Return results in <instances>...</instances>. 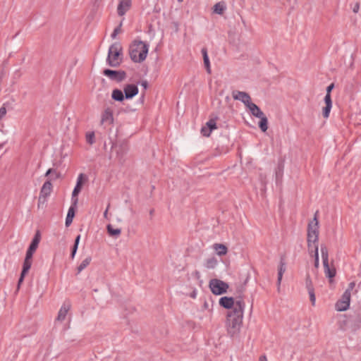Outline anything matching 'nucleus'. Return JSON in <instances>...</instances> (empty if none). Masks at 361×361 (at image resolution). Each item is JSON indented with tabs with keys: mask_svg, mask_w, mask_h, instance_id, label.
I'll list each match as a JSON object with an SVG mask.
<instances>
[{
	"mask_svg": "<svg viewBox=\"0 0 361 361\" xmlns=\"http://www.w3.org/2000/svg\"><path fill=\"white\" fill-rule=\"evenodd\" d=\"M237 305V309L232 310L227 314L226 328L231 337L238 335L243 324V305L240 302H238Z\"/></svg>",
	"mask_w": 361,
	"mask_h": 361,
	"instance_id": "1",
	"label": "nucleus"
},
{
	"mask_svg": "<svg viewBox=\"0 0 361 361\" xmlns=\"http://www.w3.org/2000/svg\"><path fill=\"white\" fill-rule=\"evenodd\" d=\"M149 45L141 40H134L129 47V54L135 63H142L147 56Z\"/></svg>",
	"mask_w": 361,
	"mask_h": 361,
	"instance_id": "2",
	"label": "nucleus"
},
{
	"mask_svg": "<svg viewBox=\"0 0 361 361\" xmlns=\"http://www.w3.org/2000/svg\"><path fill=\"white\" fill-rule=\"evenodd\" d=\"M353 319L352 316L341 315L338 322L340 329L345 331L350 329L352 331H355L360 326L361 317L356 314Z\"/></svg>",
	"mask_w": 361,
	"mask_h": 361,
	"instance_id": "3",
	"label": "nucleus"
},
{
	"mask_svg": "<svg viewBox=\"0 0 361 361\" xmlns=\"http://www.w3.org/2000/svg\"><path fill=\"white\" fill-rule=\"evenodd\" d=\"M122 47L118 42L114 43L109 49L106 59L107 64L111 67H118L122 62Z\"/></svg>",
	"mask_w": 361,
	"mask_h": 361,
	"instance_id": "4",
	"label": "nucleus"
},
{
	"mask_svg": "<svg viewBox=\"0 0 361 361\" xmlns=\"http://www.w3.org/2000/svg\"><path fill=\"white\" fill-rule=\"evenodd\" d=\"M237 292L239 294V295L238 297H236L235 298H232V297H226V296L221 298L219 300V305L221 307H224L225 309H231V310H232L237 309V307H238L237 302H240L243 305V308H245V304L243 300V293L244 292V288L243 287L240 288H238Z\"/></svg>",
	"mask_w": 361,
	"mask_h": 361,
	"instance_id": "5",
	"label": "nucleus"
},
{
	"mask_svg": "<svg viewBox=\"0 0 361 361\" xmlns=\"http://www.w3.org/2000/svg\"><path fill=\"white\" fill-rule=\"evenodd\" d=\"M317 212H316L314 221H315L313 224L312 222L308 224L307 228V246L310 251L312 252L314 250V246L317 245L316 244L318 241L319 231H318V220L317 218Z\"/></svg>",
	"mask_w": 361,
	"mask_h": 361,
	"instance_id": "6",
	"label": "nucleus"
},
{
	"mask_svg": "<svg viewBox=\"0 0 361 361\" xmlns=\"http://www.w3.org/2000/svg\"><path fill=\"white\" fill-rule=\"evenodd\" d=\"M209 286L214 295H221L226 293L229 287L228 283L217 279H211Z\"/></svg>",
	"mask_w": 361,
	"mask_h": 361,
	"instance_id": "7",
	"label": "nucleus"
},
{
	"mask_svg": "<svg viewBox=\"0 0 361 361\" xmlns=\"http://www.w3.org/2000/svg\"><path fill=\"white\" fill-rule=\"evenodd\" d=\"M103 74L109 79L118 82H122L126 78V73L124 71H114L111 69H104Z\"/></svg>",
	"mask_w": 361,
	"mask_h": 361,
	"instance_id": "8",
	"label": "nucleus"
},
{
	"mask_svg": "<svg viewBox=\"0 0 361 361\" xmlns=\"http://www.w3.org/2000/svg\"><path fill=\"white\" fill-rule=\"evenodd\" d=\"M86 179L87 178L83 173H80L78 176L76 185L75 186L73 191L72 192V203H73V206H77L78 201V195L80 192L83 183Z\"/></svg>",
	"mask_w": 361,
	"mask_h": 361,
	"instance_id": "9",
	"label": "nucleus"
},
{
	"mask_svg": "<svg viewBox=\"0 0 361 361\" xmlns=\"http://www.w3.org/2000/svg\"><path fill=\"white\" fill-rule=\"evenodd\" d=\"M350 295L347 293H344L341 298L336 303V309L338 311H345L350 305Z\"/></svg>",
	"mask_w": 361,
	"mask_h": 361,
	"instance_id": "10",
	"label": "nucleus"
},
{
	"mask_svg": "<svg viewBox=\"0 0 361 361\" xmlns=\"http://www.w3.org/2000/svg\"><path fill=\"white\" fill-rule=\"evenodd\" d=\"M111 147L116 150V159L118 161L121 162L123 161V157L128 152L127 144L125 142L120 144H113Z\"/></svg>",
	"mask_w": 361,
	"mask_h": 361,
	"instance_id": "11",
	"label": "nucleus"
},
{
	"mask_svg": "<svg viewBox=\"0 0 361 361\" xmlns=\"http://www.w3.org/2000/svg\"><path fill=\"white\" fill-rule=\"evenodd\" d=\"M232 96L234 99L241 101L246 107L252 102L250 96L245 92L233 91Z\"/></svg>",
	"mask_w": 361,
	"mask_h": 361,
	"instance_id": "12",
	"label": "nucleus"
},
{
	"mask_svg": "<svg viewBox=\"0 0 361 361\" xmlns=\"http://www.w3.org/2000/svg\"><path fill=\"white\" fill-rule=\"evenodd\" d=\"M126 99H131L138 93V88L135 85L129 84L124 87L123 89Z\"/></svg>",
	"mask_w": 361,
	"mask_h": 361,
	"instance_id": "13",
	"label": "nucleus"
},
{
	"mask_svg": "<svg viewBox=\"0 0 361 361\" xmlns=\"http://www.w3.org/2000/svg\"><path fill=\"white\" fill-rule=\"evenodd\" d=\"M131 6V0H120L117 8L118 16H123Z\"/></svg>",
	"mask_w": 361,
	"mask_h": 361,
	"instance_id": "14",
	"label": "nucleus"
},
{
	"mask_svg": "<svg viewBox=\"0 0 361 361\" xmlns=\"http://www.w3.org/2000/svg\"><path fill=\"white\" fill-rule=\"evenodd\" d=\"M113 121L112 111L109 108L106 109L102 114L101 125L111 124L113 123Z\"/></svg>",
	"mask_w": 361,
	"mask_h": 361,
	"instance_id": "15",
	"label": "nucleus"
},
{
	"mask_svg": "<svg viewBox=\"0 0 361 361\" xmlns=\"http://www.w3.org/2000/svg\"><path fill=\"white\" fill-rule=\"evenodd\" d=\"M71 305L69 302H64L63 304V305L61 306V309L59 310L58 316L56 317V320L57 321L63 322L65 319L68 312L71 309Z\"/></svg>",
	"mask_w": 361,
	"mask_h": 361,
	"instance_id": "16",
	"label": "nucleus"
},
{
	"mask_svg": "<svg viewBox=\"0 0 361 361\" xmlns=\"http://www.w3.org/2000/svg\"><path fill=\"white\" fill-rule=\"evenodd\" d=\"M31 265H32V260L25 259L23 265V270H22V272H21V274H20V276L19 278L18 283V286L23 281L24 277L28 273V271L31 267Z\"/></svg>",
	"mask_w": 361,
	"mask_h": 361,
	"instance_id": "17",
	"label": "nucleus"
},
{
	"mask_svg": "<svg viewBox=\"0 0 361 361\" xmlns=\"http://www.w3.org/2000/svg\"><path fill=\"white\" fill-rule=\"evenodd\" d=\"M324 269V274L327 278L329 279V282L331 283L333 281V278L336 276V271L334 267H330L329 262H326V264H323Z\"/></svg>",
	"mask_w": 361,
	"mask_h": 361,
	"instance_id": "18",
	"label": "nucleus"
},
{
	"mask_svg": "<svg viewBox=\"0 0 361 361\" xmlns=\"http://www.w3.org/2000/svg\"><path fill=\"white\" fill-rule=\"evenodd\" d=\"M251 114L257 118L262 117L264 114L261 111L258 106L250 102L247 106Z\"/></svg>",
	"mask_w": 361,
	"mask_h": 361,
	"instance_id": "19",
	"label": "nucleus"
},
{
	"mask_svg": "<svg viewBox=\"0 0 361 361\" xmlns=\"http://www.w3.org/2000/svg\"><path fill=\"white\" fill-rule=\"evenodd\" d=\"M286 271V263L283 261V259H281L279 267V271H278V279H277V289L278 291H280V285L281 283L283 274Z\"/></svg>",
	"mask_w": 361,
	"mask_h": 361,
	"instance_id": "20",
	"label": "nucleus"
},
{
	"mask_svg": "<svg viewBox=\"0 0 361 361\" xmlns=\"http://www.w3.org/2000/svg\"><path fill=\"white\" fill-rule=\"evenodd\" d=\"M52 190V184L50 180H47L42 185L40 190V195L47 197Z\"/></svg>",
	"mask_w": 361,
	"mask_h": 361,
	"instance_id": "21",
	"label": "nucleus"
},
{
	"mask_svg": "<svg viewBox=\"0 0 361 361\" xmlns=\"http://www.w3.org/2000/svg\"><path fill=\"white\" fill-rule=\"evenodd\" d=\"M41 239L40 232L37 231L28 247V249L36 251Z\"/></svg>",
	"mask_w": 361,
	"mask_h": 361,
	"instance_id": "22",
	"label": "nucleus"
},
{
	"mask_svg": "<svg viewBox=\"0 0 361 361\" xmlns=\"http://www.w3.org/2000/svg\"><path fill=\"white\" fill-rule=\"evenodd\" d=\"M76 206H73V204H72V205L71 206V207L69 208L68 211V214H67V216H66V226H69L72 222H73V219L75 216V207Z\"/></svg>",
	"mask_w": 361,
	"mask_h": 361,
	"instance_id": "23",
	"label": "nucleus"
},
{
	"mask_svg": "<svg viewBox=\"0 0 361 361\" xmlns=\"http://www.w3.org/2000/svg\"><path fill=\"white\" fill-rule=\"evenodd\" d=\"M213 248L215 250L217 255L219 256L225 255L228 252L227 247L225 245L221 243L214 244Z\"/></svg>",
	"mask_w": 361,
	"mask_h": 361,
	"instance_id": "24",
	"label": "nucleus"
},
{
	"mask_svg": "<svg viewBox=\"0 0 361 361\" xmlns=\"http://www.w3.org/2000/svg\"><path fill=\"white\" fill-rule=\"evenodd\" d=\"M111 97L114 100L117 102H123L126 98L123 92L118 89H114L112 91Z\"/></svg>",
	"mask_w": 361,
	"mask_h": 361,
	"instance_id": "25",
	"label": "nucleus"
},
{
	"mask_svg": "<svg viewBox=\"0 0 361 361\" xmlns=\"http://www.w3.org/2000/svg\"><path fill=\"white\" fill-rule=\"evenodd\" d=\"M106 230L109 235L115 238H117L121 233V228H114L111 224L107 225Z\"/></svg>",
	"mask_w": 361,
	"mask_h": 361,
	"instance_id": "26",
	"label": "nucleus"
},
{
	"mask_svg": "<svg viewBox=\"0 0 361 361\" xmlns=\"http://www.w3.org/2000/svg\"><path fill=\"white\" fill-rule=\"evenodd\" d=\"M226 8V6L224 1L216 3L213 8L214 12L219 15H222L225 11Z\"/></svg>",
	"mask_w": 361,
	"mask_h": 361,
	"instance_id": "27",
	"label": "nucleus"
},
{
	"mask_svg": "<svg viewBox=\"0 0 361 361\" xmlns=\"http://www.w3.org/2000/svg\"><path fill=\"white\" fill-rule=\"evenodd\" d=\"M202 54L203 56V60H204V64L206 68L207 72L208 73H211V68H210V63L209 59L207 55V51L206 48H203L202 49Z\"/></svg>",
	"mask_w": 361,
	"mask_h": 361,
	"instance_id": "28",
	"label": "nucleus"
},
{
	"mask_svg": "<svg viewBox=\"0 0 361 361\" xmlns=\"http://www.w3.org/2000/svg\"><path fill=\"white\" fill-rule=\"evenodd\" d=\"M218 264V261L216 257H212L206 259L204 262V267L207 269H214Z\"/></svg>",
	"mask_w": 361,
	"mask_h": 361,
	"instance_id": "29",
	"label": "nucleus"
},
{
	"mask_svg": "<svg viewBox=\"0 0 361 361\" xmlns=\"http://www.w3.org/2000/svg\"><path fill=\"white\" fill-rule=\"evenodd\" d=\"M260 121L259 122V127L262 132H266L268 129V119L265 115L262 117H259Z\"/></svg>",
	"mask_w": 361,
	"mask_h": 361,
	"instance_id": "30",
	"label": "nucleus"
},
{
	"mask_svg": "<svg viewBox=\"0 0 361 361\" xmlns=\"http://www.w3.org/2000/svg\"><path fill=\"white\" fill-rule=\"evenodd\" d=\"M321 253L322 258L323 261V264H326V262H329V251L328 248L324 244L321 245Z\"/></svg>",
	"mask_w": 361,
	"mask_h": 361,
	"instance_id": "31",
	"label": "nucleus"
},
{
	"mask_svg": "<svg viewBox=\"0 0 361 361\" xmlns=\"http://www.w3.org/2000/svg\"><path fill=\"white\" fill-rule=\"evenodd\" d=\"M92 259L90 257H88L87 258H85L81 263L80 264L78 267L77 269H78V274H79L80 272H81L84 269H85L90 263Z\"/></svg>",
	"mask_w": 361,
	"mask_h": 361,
	"instance_id": "32",
	"label": "nucleus"
},
{
	"mask_svg": "<svg viewBox=\"0 0 361 361\" xmlns=\"http://www.w3.org/2000/svg\"><path fill=\"white\" fill-rule=\"evenodd\" d=\"M313 252H314V266L316 269H318L319 268V248H318V245H314V250H313Z\"/></svg>",
	"mask_w": 361,
	"mask_h": 361,
	"instance_id": "33",
	"label": "nucleus"
},
{
	"mask_svg": "<svg viewBox=\"0 0 361 361\" xmlns=\"http://www.w3.org/2000/svg\"><path fill=\"white\" fill-rule=\"evenodd\" d=\"M86 142L90 145H93L95 142L94 132H87L85 135Z\"/></svg>",
	"mask_w": 361,
	"mask_h": 361,
	"instance_id": "34",
	"label": "nucleus"
},
{
	"mask_svg": "<svg viewBox=\"0 0 361 361\" xmlns=\"http://www.w3.org/2000/svg\"><path fill=\"white\" fill-rule=\"evenodd\" d=\"M80 235H78L75 239V243H74V245L73 247V249H72V252H71V257L72 259L74 258L75 257V255L77 252V250H78V244H79V242H80Z\"/></svg>",
	"mask_w": 361,
	"mask_h": 361,
	"instance_id": "35",
	"label": "nucleus"
},
{
	"mask_svg": "<svg viewBox=\"0 0 361 361\" xmlns=\"http://www.w3.org/2000/svg\"><path fill=\"white\" fill-rule=\"evenodd\" d=\"M218 119V117L210 118L207 123L206 126H207L210 130H213L216 128V121Z\"/></svg>",
	"mask_w": 361,
	"mask_h": 361,
	"instance_id": "36",
	"label": "nucleus"
},
{
	"mask_svg": "<svg viewBox=\"0 0 361 361\" xmlns=\"http://www.w3.org/2000/svg\"><path fill=\"white\" fill-rule=\"evenodd\" d=\"M122 21L120 23V24L118 25V27H116L114 32H112L111 34V37L113 39L116 38L117 35H118L119 33H121L122 32V30H121V27H122Z\"/></svg>",
	"mask_w": 361,
	"mask_h": 361,
	"instance_id": "37",
	"label": "nucleus"
},
{
	"mask_svg": "<svg viewBox=\"0 0 361 361\" xmlns=\"http://www.w3.org/2000/svg\"><path fill=\"white\" fill-rule=\"evenodd\" d=\"M332 105H326L322 110L323 116L324 118H328L330 114L331 109Z\"/></svg>",
	"mask_w": 361,
	"mask_h": 361,
	"instance_id": "38",
	"label": "nucleus"
},
{
	"mask_svg": "<svg viewBox=\"0 0 361 361\" xmlns=\"http://www.w3.org/2000/svg\"><path fill=\"white\" fill-rule=\"evenodd\" d=\"M212 130H210L207 126H204L201 129V133L204 136L209 137Z\"/></svg>",
	"mask_w": 361,
	"mask_h": 361,
	"instance_id": "39",
	"label": "nucleus"
},
{
	"mask_svg": "<svg viewBox=\"0 0 361 361\" xmlns=\"http://www.w3.org/2000/svg\"><path fill=\"white\" fill-rule=\"evenodd\" d=\"M306 287L308 291L314 290L312 280L309 276H307L306 278Z\"/></svg>",
	"mask_w": 361,
	"mask_h": 361,
	"instance_id": "40",
	"label": "nucleus"
},
{
	"mask_svg": "<svg viewBox=\"0 0 361 361\" xmlns=\"http://www.w3.org/2000/svg\"><path fill=\"white\" fill-rule=\"evenodd\" d=\"M355 283L354 281L353 282H350L349 284H348V288L345 290V291L344 293H348V295H351V291L353 290V288H355Z\"/></svg>",
	"mask_w": 361,
	"mask_h": 361,
	"instance_id": "41",
	"label": "nucleus"
},
{
	"mask_svg": "<svg viewBox=\"0 0 361 361\" xmlns=\"http://www.w3.org/2000/svg\"><path fill=\"white\" fill-rule=\"evenodd\" d=\"M308 293H309V295H310V301H311V302H312V305H314V304H315V300H316L314 291V290H309V291H308Z\"/></svg>",
	"mask_w": 361,
	"mask_h": 361,
	"instance_id": "42",
	"label": "nucleus"
},
{
	"mask_svg": "<svg viewBox=\"0 0 361 361\" xmlns=\"http://www.w3.org/2000/svg\"><path fill=\"white\" fill-rule=\"evenodd\" d=\"M46 198H47L46 197H44V196L39 195V199H38V207L39 208L45 204Z\"/></svg>",
	"mask_w": 361,
	"mask_h": 361,
	"instance_id": "43",
	"label": "nucleus"
},
{
	"mask_svg": "<svg viewBox=\"0 0 361 361\" xmlns=\"http://www.w3.org/2000/svg\"><path fill=\"white\" fill-rule=\"evenodd\" d=\"M34 252L35 251L27 249L25 259L32 260Z\"/></svg>",
	"mask_w": 361,
	"mask_h": 361,
	"instance_id": "44",
	"label": "nucleus"
},
{
	"mask_svg": "<svg viewBox=\"0 0 361 361\" xmlns=\"http://www.w3.org/2000/svg\"><path fill=\"white\" fill-rule=\"evenodd\" d=\"M324 102L326 105H332V101L331 98V94H326L324 97Z\"/></svg>",
	"mask_w": 361,
	"mask_h": 361,
	"instance_id": "45",
	"label": "nucleus"
},
{
	"mask_svg": "<svg viewBox=\"0 0 361 361\" xmlns=\"http://www.w3.org/2000/svg\"><path fill=\"white\" fill-rule=\"evenodd\" d=\"M6 114V109L4 105L0 108V120Z\"/></svg>",
	"mask_w": 361,
	"mask_h": 361,
	"instance_id": "46",
	"label": "nucleus"
},
{
	"mask_svg": "<svg viewBox=\"0 0 361 361\" xmlns=\"http://www.w3.org/2000/svg\"><path fill=\"white\" fill-rule=\"evenodd\" d=\"M55 173L56 174V178H59V176L56 173V170H54V169H48V170H47V172H46V173H45V176H48L49 175H50V174H51V173Z\"/></svg>",
	"mask_w": 361,
	"mask_h": 361,
	"instance_id": "47",
	"label": "nucleus"
},
{
	"mask_svg": "<svg viewBox=\"0 0 361 361\" xmlns=\"http://www.w3.org/2000/svg\"><path fill=\"white\" fill-rule=\"evenodd\" d=\"M334 85L331 83L326 87V94H331V92L333 90Z\"/></svg>",
	"mask_w": 361,
	"mask_h": 361,
	"instance_id": "48",
	"label": "nucleus"
},
{
	"mask_svg": "<svg viewBox=\"0 0 361 361\" xmlns=\"http://www.w3.org/2000/svg\"><path fill=\"white\" fill-rule=\"evenodd\" d=\"M359 9H360V4L356 3L353 8V11L356 13L358 12Z\"/></svg>",
	"mask_w": 361,
	"mask_h": 361,
	"instance_id": "49",
	"label": "nucleus"
},
{
	"mask_svg": "<svg viewBox=\"0 0 361 361\" xmlns=\"http://www.w3.org/2000/svg\"><path fill=\"white\" fill-rule=\"evenodd\" d=\"M193 276L197 279H200V273L198 271H195L194 273H193Z\"/></svg>",
	"mask_w": 361,
	"mask_h": 361,
	"instance_id": "50",
	"label": "nucleus"
},
{
	"mask_svg": "<svg viewBox=\"0 0 361 361\" xmlns=\"http://www.w3.org/2000/svg\"><path fill=\"white\" fill-rule=\"evenodd\" d=\"M141 85L145 88L146 89L148 86V82L145 80V81H142V83H141Z\"/></svg>",
	"mask_w": 361,
	"mask_h": 361,
	"instance_id": "51",
	"label": "nucleus"
},
{
	"mask_svg": "<svg viewBox=\"0 0 361 361\" xmlns=\"http://www.w3.org/2000/svg\"><path fill=\"white\" fill-rule=\"evenodd\" d=\"M248 280H249V275H248V276H247V278L245 279V281H244V283H243V286H241L239 288H242V287H243V288L245 289V287H244V286L247 284V283L248 282Z\"/></svg>",
	"mask_w": 361,
	"mask_h": 361,
	"instance_id": "52",
	"label": "nucleus"
},
{
	"mask_svg": "<svg viewBox=\"0 0 361 361\" xmlns=\"http://www.w3.org/2000/svg\"><path fill=\"white\" fill-rule=\"evenodd\" d=\"M259 361H268V360L265 355H262L259 357Z\"/></svg>",
	"mask_w": 361,
	"mask_h": 361,
	"instance_id": "53",
	"label": "nucleus"
},
{
	"mask_svg": "<svg viewBox=\"0 0 361 361\" xmlns=\"http://www.w3.org/2000/svg\"><path fill=\"white\" fill-rule=\"evenodd\" d=\"M108 207H109V205ZM108 209H109V207L106 208V211L104 213V217L106 219L108 218Z\"/></svg>",
	"mask_w": 361,
	"mask_h": 361,
	"instance_id": "54",
	"label": "nucleus"
},
{
	"mask_svg": "<svg viewBox=\"0 0 361 361\" xmlns=\"http://www.w3.org/2000/svg\"><path fill=\"white\" fill-rule=\"evenodd\" d=\"M190 296L193 298H195L196 297V291L194 290L191 294H190Z\"/></svg>",
	"mask_w": 361,
	"mask_h": 361,
	"instance_id": "55",
	"label": "nucleus"
},
{
	"mask_svg": "<svg viewBox=\"0 0 361 361\" xmlns=\"http://www.w3.org/2000/svg\"><path fill=\"white\" fill-rule=\"evenodd\" d=\"M153 214H154V209L150 210V212H149V214H150L151 216H152V215H153Z\"/></svg>",
	"mask_w": 361,
	"mask_h": 361,
	"instance_id": "56",
	"label": "nucleus"
},
{
	"mask_svg": "<svg viewBox=\"0 0 361 361\" xmlns=\"http://www.w3.org/2000/svg\"><path fill=\"white\" fill-rule=\"evenodd\" d=\"M3 146H4L3 143L0 144V149L3 147Z\"/></svg>",
	"mask_w": 361,
	"mask_h": 361,
	"instance_id": "57",
	"label": "nucleus"
},
{
	"mask_svg": "<svg viewBox=\"0 0 361 361\" xmlns=\"http://www.w3.org/2000/svg\"><path fill=\"white\" fill-rule=\"evenodd\" d=\"M183 0H178V2H182Z\"/></svg>",
	"mask_w": 361,
	"mask_h": 361,
	"instance_id": "58",
	"label": "nucleus"
}]
</instances>
